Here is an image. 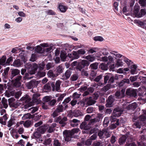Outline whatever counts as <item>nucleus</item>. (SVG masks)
Instances as JSON below:
<instances>
[{"instance_id":"nucleus-7","label":"nucleus","mask_w":146,"mask_h":146,"mask_svg":"<svg viewBox=\"0 0 146 146\" xmlns=\"http://www.w3.org/2000/svg\"><path fill=\"white\" fill-rule=\"evenodd\" d=\"M140 121H135L132 125L134 128H140L141 125L146 127V110L143 111V114L139 117Z\"/></svg>"},{"instance_id":"nucleus-13","label":"nucleus","mask_w":146,"mask_h":146,"mask_svg":"<svg viewBox=\"0 0 146 146\" xmlns=\"http://www.w3.org/2000/svg\"><path fill=\"white\" fill-rule=\"evenodd\" d=\"M67 120V118L66 117L62 118L60 116L56 117L55 119L56 122H58L61 125V126L64 127L66 124V121Z\"/></svg>"},{"instance_id":"nucleus-35","label":"nucleus","mask_w":146,"mask_h":146,"mask_svg":"<svg viewBox=\"0 0 146 146\" xmlns=\"http://www.w3.org/2000/svg\"><path fill=\"white\" fill-rule=\"evenodd\" d=\"M97 74L96 71H94L92 70L91 71L90 74V79L92 81H93V79L96 76Z\"/></svg>"},{"instance_id":"nucleus-26","label":"nucleus","mask_w":146,"mask_h":146,"mask_svg":"<svg viewBox=\"0 0 146 146\" xmlns=\"http://www.w3.org/2000/svg\"><path fill=\"white\" fill-rule=\"evenodd\" d=\"M71 96L70 97H68L66 98L62 102V105L64 106V110H66L68 108V104H67L71 100Z\"/></svg>"},{"instance_id":"nucleus-62","label":"nucleus","mask_w":146,"mask_h":146,"mask_svg":"<svg viewBox=\"0 0 146 146\" xmlns=\"http://www.w3.org/2000/svg\"><path fill=\"white\" fill-rule=\"evenodd\" d=\"M33 135L35 138H39L41 137V133L40 132L37 131L34 133Z\"/></svg>"},{"instance_id":"nucleus-29","label":"nucleus","mask_w":146,"mask_h":146,"mask_svg":"<svg viewBox=\"0 0 146 146\" xmlns=\"http://www.w3.org/2000/svg\"><path fill=\"white\" fill-rule=\"evenodd\" d=\"M125 146H137L135 143L132 141L131 139H128L127 140Z\"/></svg>"},{"instance_id":"nucleus-38","label":"nucleus","mask_w":146,"mask_h":146,"mask_svg":"<svg viewBox=\"0 0 146 146\" xmlns=\"http://www.w3.org/2000/svg\"><path fill=\"white\" fill-rule=\"evenodd\" d=\"M98 63L95 62L91 64L90 66V68L91 70H96L98 68Z\"/></svg>"},{"instance_id":"nucleus-8","label":"nucleus","mask_w":146,"mask_h":146,"mask_svg":"<svg viewBox=\"0 0 146 146\" xmlns=\"http://www.w3.org/2000/svg\"><path fill=\"white\" fill-rule=\"evenodd\" d=\"M90 62L86 60H83L80 62L75 61L73 62L72 65V66H76V70L80 71L83 70V69L86 67H87L90 64Z\"/></svg>"},{"instance_id":"nucleus-61","label":"nucleus","mask_w":146,"mask_h":146,"mask_svg":"<svg viewBox=\"0 0 146 146\" xmlns=\"http://www.w3.org/2000/svg\"><path fill=\"white\" fill-rule=\"evenodd\" d=\"M105 131L103 130L102 131H100L98 133V135L100 139H102L104 137L103 136Z\"/></svg>"},{"instance_id":"nucleus-50","label":"nucleus","mask_w":146,"mask_h":146,"mask_svg":"<svg viewBox=\"0 0 146 146\" xmlns=\"http://www.w3.org/2000/svg\"><path fill=\"white\" fill-rule=\"evenodd\" d=\"M109 123V119H108V117H105L104 118V120L103 123V125L104 126L106 127L108 124Z\"/></svg>"},{"instance_id":"nucleus-39","label":"nucleus","mask_w":146,"mask_h":146,"mask_svg":"<svg viewBox=\"0 0 146 146\" xmlns=\"http://www.w3.org/2000/svg\"><path fill=\"white\" fill-rule=\"evenodd\" d=\"M35 51L37 53H44V48L42 49L41 46L39 45L37 46L36 48H35Z\"/></svg>"},{"instance_id":"nucleus-1","label":"nucleus","mask_w":146,"mask_h":146,"mask_svg":"<svg viewBox=\"0 0 146 146\" xmlns=\"http://www.w3.org/2000/svg\"><path fill=\"white\" fill-rule=\"evenodd\" d=\"M102 77H104V83L106 84L108 82V84L104 86L102 88V90L105 92H106L111 88L115 87V85L112 84L115 80L118 79V77L116 76H114L111 74H108L106 75H100L97 76L94 79H93V81L96 82H98L102 78Z\"/></svg>"},{"instance_id":"nucleus-21","label":"nucleus","mask_w":146,"mask_h":146,"mask_svg":"<svg viewBox=\"0 0 146 146\" xmlns=\"http://www.w3.org/2000/svg\"><path fill=\"white\" fill-rule=\"evenodd\" d=\"M71 73V72L70 70H67L66 71L65 74H63L61 79L63 80H67L70 76Z\"/></svg>"},{"instance_id":"nucleus-4","label":"nucleus","mask_w":146,"mask_h":146,"mask_svg":"<svg viewBox=\"0 0 146 146\" xmlns=\"http://www.w3.org/2000/svg\"><path fill=\"white\" fill-rule=\"evenodd\" d=\"M102 114L98 115V117L93 119H91L87 124L86 122L83 121L80 125V127L81 129L83 130H90L91 128V125L92 124H93L96 122H99L100 119L102 118Z\"/></svg>"},{"instance_id":"nucleus-17","label":"nucleus","mask_w":146,"mask_h":146,"mask_svg":"<svg viewBox=\"0 0 146 146\" xmlns=\"http://www.w3.org/2000/svg\"><path fill=\"white\" fill-rule=\"evenodd\" d=\"M98 96V95L95 96V97H94V99H92L91 97H90L89 98H88L86 99V104L88 106L93 105L96 102L95 100L97 99Z\"/></svg>"},{"instance_id":"nucleus-24","label":"nucleus","mask_w":146,"mask_h":146,"mask_svg":"<svg viewBox=\"0 0 146 146\" xmlns=\"http://www.w3.org/2000/svg\"><path fill=\"white\" fill-rule=\"evenodd\" d=\"M137 106V104L135 103H134L129 104L125 108L128 110H134L135 109Z\"/></svg>"},{"instance_id":"nucleus-37","label":"nucleus","mask_w":146,"mask_h":146,"mask_svg":"<svg viewBox=\"0 0 146 146\" xmlns=\"http://www.w3.org/2000/svg\"><path fill=\"white\" fill-rule=\"evenodd\" d=\"M47 127H45L41 126L37 129V130L42 134L44 133L46 130Z\"/></svg>"},{"instance_id":"nucleus-9","label":"nucleus","mask_w":146,"mask_h":146,"mask_svg":"<svg viewBox=\"0 0 146 146\" xmlns=\"http://www.w3.org/2000/svg\"><path fill=\"white\" fill-rule=\"evenodd\" d=\"M140 9V7L138 5H135L134 7L133 11V15L137 18H140L143 16H144L146 14V12L145 9H141L140 12H139Z\"/></svg>"},{"instance_id":"nucleus-47","label":"nucleus","mask_w":146,"mask_h":146,"mask_svg":"<svg viewBox=\"0 0 146 146\" xmlns=\"http://www.w3.org/2000/svg\"><path fill=\"white\" fill-rule=\"evenodd\" d=\"M118 125H119V124L117 121L115 123H111V125L109 127H110V129H113L116 128L117 126Z\"/></svg>"},{"instance_id":"nucleus-41","label":"nucleus","mask_w":146,"mask_h":146,"mask_svg":"<svg viewBox=\"0 0 146 146\" xmlns=\"http://www.w3.org/2000/svg\"><path fill=\"white\" fill-rule=\"evenodd\" d=\"M58 8L62 12H65L67 9L66 7L62 5H60L59 6Z\"/></svg>"},{"instance_id":"nucleus-19","label":"nucleus","mask_w":146,"mask_h":146,"mask_svg":"<svg viewBox=\"0 0 146 146\" xmlns=\"http://www.w3.org/2000/svg\"><path fill=\"white\" fill-rule=\"evenodd\" d=\"M133 62L129 65H127L129 67L130 69V73L132 74H134L137 73V65L135 64H132Z\"/></svg>"},{"instance_id":"nucleus-16","label":"nucleus","mask_w":146,"mask_h":146,"mask_svg":"<svg viewBox=\"0 0 146 146\" xmlns=\"http://www.w3.org/2000/svg\"><path fill=\"white\" fill-rule=\"evenodd\" d=\"M123 110L120 107L115 108L113 111V115L115 117H119L122 113Z\"/></svg>"},{"instance_id":"nucleus-44","label":"nucleus","mask_w":146,"mask_h":146,"mask_svg":"<svg viewBox=\"0 0 146 146\" xmlns=\"http://www.w3.org/2000/svg\"><path fill=\"white\" fill-rule=\"evenodd\" d=\"M38 108L37 107H32L29 109V111L31 113H33L38 110Z\"/></svg>"},{"instance_id":"nucleus-59","label":"nucleus","mask_w":146,"mask_h":146,"mask_svg":"<svg viewBox=\"0 0 146 146\" xmlns=\"http://www.w3.org/2000/svg\"><path fill=\"white\" fill-rule=\"evenodd\" d=\"M81 71V75L84 77H88L89 74L87 71H85L84 70H82Z\"/></svg>"},{"instance_id":"nucleus-14","label":"nucleus","mask_w":146,"mask_h":146,"mask_svg":"<svg viewBox=\"0 0 146 146\" xmlns=\"http://www.w3.org/2000/svg\"><path fill=\"white\" fill-rule=\"evenodd\" d=\"M38 83L34 80H33L25 84L26 86L29 89H31L36 87Z\"/></svg>"},{"instance_id":"nucleus-45","label":"nucleus","mask_w":146,"mask_h":146,"mask_svg":"<svg viewBox=\"0 0 146 146\" xmlns=\"http://www.w3.org/2000/svg\"><path fill=\"white\" fill-rule=\"evenodd\" d=\"M138 76H131L129 78V81H130L131 82H134L136 81L138 78Z\"/></svg>"},{"instance_id":"nucleus-2","label":"nucleus","mask_w":146,"mask_h":146,"mask_svg":"<svg viewBox=\"0 0 146 146\" xmlns=\"http://www.w3.org/2000/svg\"><path fill=\"white\" fill-rule=\"evenodd\" d=\"M20 70L17 69H11L9 71V78L16 87H19L21 85L22 76L20 74Z\"/></svg>"},{"instance_id":"nucleus-43","label":"nucleus","mask_w":146,"mask_h":146,"mask_svg":"<svg viewBox=\"0 0 146 146\" xmlns=\"http://www.w3.org/2000/svg\"><path fill=\"white\" fill-rule=\"evenodd\" d=\"M31 122L30 120H27L23 123L24 126L27 128L31 127Z\"/></svg>"},{"instance_id":"nucleus-49","label":"nucleus","mask_w":146,"mask_h":146,"mask_svg":"<svg viewBox=\"0 0 146 146\" xmlns=\"http://www.w3.org/2000/svg\"><path fill=\"white\" fill-rule=\"evenodd\" d=\"M123 60L121 59H118L117 60L115 66H120L123 65V62H122Z\"/></svg>"},{"instance_id":"nucleus-23","label":"nucleus","mask_w":146,"mask_h":146,"mask_svg":"<svg viewBox=\"0 0 146 146\" xmlns=\"http://www.w3.org/2000/svg\"><path fill=\"white\" fill-rule=\"evenodd\" d=\"M60 57L61 60L63 61H67L68 56L66 55V52L64 50H63L61 51Z\"/></svg>"},{"instance_id":"nucleus-64","label":"nucleus","mask_w":146,"mask_h":146,"mask_svg":"<svg viewBox=\"0 0 146 146\" xmlns=\"http://www.w3.org/2000/svg\"><path fill=\"white\" fill-rule=\"evenodd\" d=\"M24 129L23 127H19L17 130V132L20 134H22L24 132Z\"/></svg>"},{"instance_id":"nucleus-18","label":"nucleus","mask_w":146,"mask_h":146,"mask_svg":"<svg viewBox=\"0 0 146 146\" xmlns=\"http://www.w3.org/2000/svg\"><path fill=\"white\" fill-rule=\"evenodd\" d=\"M115 100V96L112 95L110 96L107 100L106 106L107 107H110L112 106Z\"/></svg>"},{"instance_id":"nucleus-25","label":"nucleus","mask_w":146,"mask_h":146,"mask_svg":"<svg viewBox=\"0 0 146 146\" xmlns=\"http://www.w3.org/2000/svg\"><path fill=\"white\" fill-rule=\"evenodd\" d=\"M109 63L106 64L105 63H102L99 66V68L102 70L105 71L108 70V67Z\"/></svg>"},{"instance_id":"nucleus-12","label":"nucleus","mask_w":146,"mask_h":146,"mask_svg":"<svg viewBox=\"0 0 146 146\" xmlns=\"http://www.w3.org/2000/svg\"><path fill=\"white\" fill-rule=\"evenodd\" d=\"M21 101H24L27 103V104L25 105V108H27L32 106L33 103L31 102V100L29 98L28 95H26L24 96L21 99Z\"/></svg>"},{"instance_id":"nucleus-20","label":"nucleus","mask_w":146,"mask_h":146,"mask_svg":"<svg viewBox=\"0 0 146 146\" xmlns=\"http://www.w3.org/2000/svg\"><path fill=\"white\" fill-rule=\"evenodd\" d=\"M125 89H122L121 91H117L115 94V96L117 99H119L122 98L125 96Z\"/></svg>"},{"instance_id":"nucleus-57","label":"nucleus","mask_w":146,"mask_h":146,"mask_svg":"<svg viewBox=\"0 0 146 146\" xmlns=\"http://www.w3.org/2000/svg\"><path fill=\"white\" fill-rule=\"evenodd\" d=\"M56 102V99H54L52 100H50L48 104L50 106H53L55 105Z\"/></svg>"},{"instance_id":"nucleus-63","label":"nucleus","mask_w":146,"mask_h":146,"mask_svg":"<svg viewBox=\"0 0 146 146\" xmlns=\"http://www.w3.org/2000/svg\"><path fill=\"white\" fill-rule=\"evenodd\" d=\"M13 61V57H10L8 58L6 61V65H10Z\"/></svg>"},{"instance_id":"nucleus-27","label":"nucleus","mask_w":146,"mask_h":146,"mask_svg":"<svg viewBox=\"0 0 146 146\" xmlns=\"http://www.w3.org/2000/svg\"><path fill=\"white\" fill-rule=\"evenodd\" d=\"M47 74L49 77L51 78L54 80L55 79V78L57 76L56 74H54L53 71L51 70H50L48 71Z\"/></svg>"},{"instance_id":"nucleus-34","label":"nucleus","mask_w":146,"mask_h":146,"mask_svg":"<svg viewBox=\"0 0 146 146\" xmlns=\"http://www.w3.org/2000/svg\"><path fill=\"white\" fill-rule=\"evenodd\" d=\"M59 113L62 112L64 110V106L62 105H58L56 109V110Z\"/></svg>"},{"instance_id":"nucleus-6","label":"nucleus","mask_w":146,"mask_h":146,"mask_svg":"<svg viewBox=\"0 0 146 146\" xmlns=\"http://www.w3.org/2000/svg\"><path fill=\"white\" fill-rule=\"evenodd\" d=\"M79 131L78 129H74L71 131H64L63 133L65 141L68 142L71 141L72 138H75L74 134L78 133Z\"/></svg>"},{"instance_id":"nucleus-32","label":"nucleus","mask_w":146,"mask_h":146,"mask_svg":"<svg viewBox=\"0 0 146 146\" xmlns=\"http://www.w3.org/2000/svg\"><path fill=\"white\" fill-rule=\"evenodd\" d=\"M72 114L75 117H78L82 115V112L80 110H74Z\"/></svg>"},{"instance_id":"nucleus-11","label":"nucleus","mask_w":146,"mask_h":146,"mask_svg":"<svg viewBox=\"0 0 146 146\" xmlns=\"http://www.w3.org/2000/svg\"><path fill=\"white\" fill-rule=\"evenodd\" d=\"M110 52L111 54H114L117 57L120 58L122 57L121 59L123 60V61L125 62L128 65L132 63L131 60H129L124 56H122L121 54H118L117 52L114 51H111V52Z\"/></svg>"},{"instance_id":"nucleus-52","label":"nucleus","mask_w":146,"mask_h":146,"mask_svg":"<svg viewBox=\"0 0 146 146\" xmlns=\"http://www.w3.org/2000/svg\"><path fill=\"white\" fill-rule=\"evenodd\" d=\"M15 99L13 97L9 99L8 100V102L9 106H11L15 102Z\"/></svg>"},{"instance_id":"nucleus-36","label":"nucleus","mask_w":146,"mask_h":146,"mask_svg":"<svg viewBox=\"0 0 146 146\" xmlns=\"http://www.w3.org/2000/svg\"><path fill=\"white\" fill-rule=\"evenodd\" d=\"M1 102V104H3V108L6 109L8 107L7 100L3 97L2 99Z\"/></svg>"},{"instance_id":"nucleus-48","label":"nucleus","mask_w":146,"mask_h":146,"mask_svg":"<svg viewBox=\"0 0 146 146\" xmlns=\"http://www.w3.org/2000/svg\"><path fill=\"white\" fill-rule=\"evenodd\" d=\"M27 70H28V72L29 73H25V75L23 77V80H26L27 79L28 80V79H30L32 78V77H30L29 76V74L31 75H32V74H30L29 71L28 70V69H27Z\"/></svg>"},{"instance_id":"nucleus-15","label":"nucleus","mask_w":146,"mask_h":146,"mask_svg":"<svg viewBox=\"0 0 146 146\" xmlns=\"http://www.w3.org/2000/svg\"><path fill=\"white\" fill-rule=\"evenodd\" d=\"M126 94L130 97H135L137 96L136 90L131 88L127 89Z\"/></svg>"},{"instance_id":"nucleus-5","label":"nucleus","mask_w":146,"mask_h":146,"mask_svg":"<svg viewBox=\"0 0 146 146\" xmlns=\"http://www.w3.org/2000/svg\"><path fill=\"white\" fill-rule=\"evenodd\" d=\"M45 64L44 63L39 64L38 66L35 63L31 64L30 63H28L26 65V68L27 69L29 72L31 74H34L35 73V71L37 70L38 68L40 70L44 69Z\"/></svg>"},{"instance_id":"nucleus-3","label":"nucleus","mask_w":146,"mask_h":146,"mask_svg":"<svg viewBox=\"0 0 146 146\" xmlns=\"http://www.w3.org/2000/svg\"><path fill=\"white\" fill-rule=\"evenodd\" d=\"M61 82L59 80L57 81L56 83L55 82H48L44 86V89L46 92L50 91L51 87L52 91L58 92L60 90Z\"/></svg>"},{"instance_id":"nucleus-60","label":"nucleus","mask_w":146,"mask_h":146,"mask_svg":"<svg viewBox=\"0 0 146 146\" xmlns=\"http://www.w3.org/2000/svg\"><path fill=\"white\" fill-rule=\"evenodd\" d=\"M20 105V103L17 102H15L13 103V104L12 105L10 106V107H13L15 108H17Z\"/></svg>"},{"instance_id":"nucleus-46","label":"nucleus","mask_w":146,"mask_h":146,"mask_svg":"<svg viewBox=\"0 0 146 146\" xmlns=\"http://www.w3.org/2000/svg\"><path fill=\"white\" fill-rule=\"evenodd\" d=\"M135 23L137 24L139 26L142 27L145 24L144 21L142 22L140 21L139 20H135L134 21Z\"/></svg>"},{"instance_id":"nucleus-54","label":"nucleus","mask_w":146,"mask_h":146,"mask_svg":"<svg viewBox=\"0 0 146 146\" xmlns=\"http://www.w3.org/2000/svg\"><path fill=\"white\" fill-rule=\"evenodd\" d=\"M94 40L96 41H102L104 39L100 36H96L94 38Z\"/></svg>"},{"instance_id":"nucleus-31","label":"nucleus","mask_w":146,"mask_h":146,"mask_svg":"<svg viewBox=\"0 0 146 146\" xmlns=\"http://www.w3.org/2000/svg\"><path fill=\"white\" fill-rule=\"evenodd\" d=\"M63 69L62 66L61 65H59L56 69L55 70L56 72V75L57 76L59 74L62 73L63 71Z\"/></svg>"},{"instance_id":"nucleus-22","label":"nucleus","mask_w":146,"mask_h":146,"mask_svg":"<svg viewBox=\"0 0 146 146\" xmlns=\"http://www.w3.org/2000/svg\"><path fill=\"white\" fill-rule=\"evenodd\" d=\"M10 69L9 67H7L4 68V72L2 74L3 78L7 79L9 78L8 75Z\"/></svg>"},{"instance_id":"nucleus-30","label":"nucleus","mask_w":146,"mask_h":146,"mask_svg":"<svg viewBox=\"0 0 146 146\" xmlns=\"http://www.w3.org/2000/svg\"><path fill=\"white\" fill-rule=\"evenodd\" d=\"M125 84H129V80L128 79H124L121 81L119 83V87H121L123 86Z\"/></svg>"},{"instance_id":"nucleus-40","label":"nucleus","mask_w":146,"mask_h":146,"mask_svg":"<svg viewBox=\"0 0 146 146\" xmlns=\"http://www.w3.org/2000/svg\"><path fill=\"white\" fill-rule=\"evenodd\" d=\"M99 50V48L97 47H94L89 49L88 52L89 53H93L94 52H96Z\"/></svg>"},{"instance_id":"nucleus-33","label":"nucleus","mask_w":146,"mask_h":146,"mask_svg":"<svg viewBox=\"0 0 146 146\" xmlns=\"http://www.w3.org/2000/svg\"><path fill=\"white\" fill-rule=\"evenodd\" d=\"M6 57L5 56H3L0 59V65L2 66H6Z\"/></svg>"},{"instance_id":"nucleus-51","label":"nucleus","mask_w":146,"mask_h":146,"mask_svg":"<svg viewBox=\"0 0 146 146\" xmlns=\"http://www.w3.org/2000/svg\"><path fill=\"white\" fill-rule=\"evenodd\" d=\"M80 57V55L78 52H73V60L78 59Z\"/></svg>"},{"instance_id":"nucleus-28","label":"nucleus","mask_w":146,"mask_h":146,"mask_svg":"<svg viewBox=\"0 0 146 146\" xmlns=\"http://www.w3.org/2000/svg\"><path fill=\"white\" fill-rule=\"evenodd\" d=\"M126 137L124 135H123L119 139L118 142L119 144L121 145H123L125 143L126 139Z\"/></svg>"},{"instance_id":"nucleus-55","label":"nucleus","mask_w":146,"mask_h":146,"mask_svg":"<svg viewBox=\"0 0 146 146\" xmlns=\"http://www.w3.org/2000/svg\"><path fill=\"white\" fill-rule=\"evenodd\" d=\"M53 146H61V143L58 140L55 139L54 141Z\"/></svg>"},{"instance_id":"nucleus-56","label":"nucleus","mask_w":146,"mask_h":146,"mask_svg":"<svg viewBox=\"0 0 146 146\" xmlns=\"http://www.w3.org/2000/svg\"><path fill=\"white\" fill-rule=\"evenodd\" d=\"M138 3L141 6H146V0H139Z\"/></svg>"},{"instance_id":"nucleus-53","label":"nucleus","mask_w":146,"mask_h":146,"mask_svg":"<svg viewBox=\"0 0 146 146\" xmlns=\"http://www.w3.org/2000/svg\"><path fill=\"white\" fill-rule=\"evenodd\" d=\"M52 97L49 96H46L43 99V101L45 102H48L51 100Z\"/></svg>"},{"instance_id":"nucleus-58","label":"nucleus","mask_w":146,"mask_h":146,"mask_svg":"<svg viewBox=\"0 0 146 146\" xmlns=\"http://www.w3.org/2000/svg\"><path fill=\"white\" fill-rule=\"evenodd\" d=\"M46 13L48 15H56L54 11L52 10H49L46 11Z\"/></svg>"},{"instance_id":"nucleus-10","label":"nucleus","mask_w":146,"mask_h":146,"mask_svg":"<svg viewBox=\"0 0 146 146\" xmlns=\"http://www.w3.org/2000/svg\"><path fill=\"white\" fill-rule=\"evenodd\" d=\"M27 59L24 56L22 57L21 60L17 59L15 60L13 62V66H14L17 67H20L23 65V63H24L25 67H26V65L27 64L26 63Z\"/></svg>"},{"instance_id":"nucleus-42","label":"nucleus","mask_w":146,"mask_h":146,"mask_svg":"<svg viewBox=\"0 0 146 146\" xmlns=\"http://www.w3.org/2000/svg\"><path fill=\"white\" fill-rule=\"evenodd\" d=\"M86 58L89 61L92 62L95 60V57L92 55H89L86 56Z\"/></svg>"}]
</instances>
